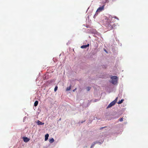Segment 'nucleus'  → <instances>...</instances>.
Listing matches in <instances>:
<instances>
[{"label":"nucleus","instance_id":"obj_3","mask_svg":"<svg viewBox=\"0 0 148 148\" xmlns=\"http://www.w3.org/2000/svg\"><path fill=\"white\" fill-rule=\"evenodd\" d=\"M105 20H106L110 23H114L115 22V20L114 19V18L112 17L111 16H110L108 18H106Z\"/></svg>","mask_w":148,"mask_h":148},{"label":"nucleus","instance_id":"obj_2","mask_svg":"<svg viewBox=\"0 0 148 148\" xmlns=\"http://www.w3.org/2000/svg\"><path fill=\"white\" fill-rule=\"evenodd\" d=\"M112 81L111 82L113 84H116L117 83L118 78L115 76H113L111 77Z\"/></svg>","mask_w":148,"mask_h":148},{"label":"nucleus","instance_id":"obj_15","mask_svg":"<svg viewBox=\"0 0 148 148\" xmlns=\"http://www.w3.org/2000/svg\"><path fill=\"white\" fill-rule=\"evenodd\" d=\"M91 89V87H88L86 88V89L87 91H89Z\"/></svg>","mask_w":148,"mask_h":148},{"label":"nucleus","instance_id":"obj_7","mask_svg":"<svg viewBox=\"0 0 148 148\" xmlns=\"http://www.w3.org/2000/svg\"><path fill=\"white\" fill-rule=\"evenodd\" d=\"M89 46V44H88L86 45H84L81 46V48L82 49L86 48V47Z\"/></svg>","mask_w":148,"mask_h":148},{"label":"nucleus","instance_id":"obj_1","mask_svg":"<svg viewBox=\"0 0 148 148\" xmlns=\"http://www.w3.org/2000/svg\"><path fill=\"white\" fill-rule=\"evenodd\" d=\"M112 23H110L109 22L106 20L104 24L105 26L108 28V29L109 30H111L115 26V24L114 23L112 24Z\"/></svg>","mask_w":148,"mask_h":148},{"label":"nucleus","instance_id":"obj_12","mask_svg":"<svg viewBox=\"0 0 148 148\" xmlns=\"http://www.w3.org/2000/svg\"><path fill=\"white\" fill-rule=\"evenodd\" d=\"M123 101H124V100L123 99H122L121 100L119 101H118V104H120L121 103L123 102Z\"/></svg>","mask_w":148,"mask_h":148},{"label":"nucleus","instance_id":"obj_19","mask_svg":"<svg viewBox=\"0 0 148 148\" xmlns=\"http://www.w3.org/2000/svg\"><path fill=\"white\" fill-rule=\"evenodd\" d=\"M114 18H116V19H118V20H119V18H118L117 17H116V16H115V17H114Z\"/></svg>","mask_w":148,"mask_h":148},{"label":"nucleus","instance_id":"obj_21","mask_svg":"<svg viewBox=\"0 0 148 148\" xmlns=\"http://www.w3.org/2000/svg\"><path fill=\"white\" fill-rule=\"evenodd\" d=\"M61 120V118L60 119H59V120H60H60Z\"/></svg>","mask_w":148,"mask_h":148},{"label":"nucleus","instance_id":"obj_16","mask_svg":"<svg viewBox=\"0 0 148 148\" xmlns=\"http://www.w3.org/2000/svg\"><path fill=\"white\" fill-rule=\"evenodd\" d=\"M118 97H117L113 101L115 102V103H116V102H117V99H118Z\"/></svg>","mask_w":148,"mask_h":148},{"label":"nucleus","instance_id":"obj_10","mask_svg":"<svg viewBox=\"0 0 148 148\" xmlns=\"http://www.w3.org/2000/svg\"><path fill=\"white\" fill-rule=\"evenodd\" d=\"M54 139H53V138H51V139H50L49 140V142L50 143H52L54 142Z\"/></svg>","mask_w":148,"mask_h":148},{"label":"nucleus","instance_id":"obj_4","mask_svg":"<svg viewBox=\"0 0 148 148\" xmlns=\"http://www.w3.org/2000/svg\"><path fill=\"white\" fill-rule=\"evenodd\" d=\"M104 5H103L101 7H100L99 8L97 9V11L96 12V13H97V12H100L102 10H103L104 8ZM97 14L96 13L94 16V17L95 16V15H96Z\"/></svg>","mask_w":148,"mask_h":148},{"label":"nucleus","instance_id":"obj_17","mask_svg":"<svg viewBox=\"0 0 148 148\" xmlns=\"http://www.w3.org/2000/svg\"><path fill=\"white\" fill-rule=\"evenodd\" d=\"M58 87L57 86L55 87L54 88V90L55 92H56L58 89Z\"/></svg>","mask_w":148,"mask_h":148},{"label":"nucleus","instance_id":"obj_20","mask_svg":"<svg viewBox=\"0 0 148 148\" xmlns=\"http://www.w3.org/2000/svg\"><path fill=\"white\" fill-rule=\"evenodd\" d=\"M76 89H77V88H75V89H74V90H73V91L74 92L76 90Z\"/></svg>","mask_w":148,"mask_h":148},{"label":"nucleus","instance_id":"obj_9","mask_svg":"<svg viewBox=\"0 0 148 148\" xmlns=\"http://www.w3.org/2000/svg\"><path fill=\"white\" fill-rule=\"evenodd\" d=\"M49 136V135L48 134H46L45 136V140L46 141L47 140L48 138V137Z\"/></svg>","mask_w":148,"mask_h":148},{"label":"nucleus","instance_id":"obj_13","mask_svg":"<svg viewBox=\"0 0 148 148\" xmlns=\"http://www.w3.org/2000/svg\"><path fill=\"white\" fill-rule=\"evenodd\" d=\"M97 143V142H95L93 144H92L90 148H93V147L94 146V145H95V144Z\"/></svg>","mask_w":148,"mask_h":148},{"label":"nucleus","instance_id":"obj_5","mask_svg":"<svg viewBox=\"0 0 148 148\" xmlns=\"http://www.w3.org/2000/svg\"><path fill=\"white\" fill-rule=\"evenodd\" d=\"M115 103L113 101L110 103L107 107V108H110L114 105Z\"/></svg>","mask_w":148,"mask_h":148},{"label":"nucleus","instance_id":"obj_18","mask_svg":"<svg viewBox=\"0 0 148 148\" xmlns=\"http://www.w3.org/2000/svg\"><path fill=\"white\" fill-rule=\"evenodd\" d=\"M119 121L121 122L122 121H123V118H120L119 119Z\"/></svg>","mask_w":148,"mask_h":148},{"label":"nucleus","instance_id":"obj_8","mask_svg":"<svg viewBox=\"0 0 148 148\" xmlns=\"http://www.w3.org/2000/svg\"><path fill=\"white\" fill-rule=\"evenodd\" d=\"M37 123L38 125H44V123H43L42 122H41L39 120H38L37 121Z\"/></svg>","mask_w":148,"mask_h":148},{"label":"nucleus","instance_id":"obj_6","mask_svg":"<svg viewBox=\"0 0 148 148\" xmlns=\"http://www.w3.org/2000/svg\"><path fill=\"white\" fill-rule=\"evenodd\" d=\"M23 140L24 142H27L29 140V139L27 137H24L23 138Z\"/></svg>","mask_w":148,"mask_h":148},{"label":"nucleus","instance_id":"obj_14","mask_svg":"<svg viewBox=\"0 0 148 148\" xmlns=\"http://www.w3.org/2000/svg\"><path fill=\"white\" fill-rule=\"evenodd\" d=\"M71 85H70L69 87H68L66 88V91L69 90L71 88Z\"/></svg>","mask_w":148,"mask_h":148},{"label":"nucleus","instance_id":"obj_11","mask_svg":"<svg viewBox=\"0 0 148 148\" xmlns=\"http://www.w3.org/2000/svg\"><path fill=\"white\" fill-rule=\"evenodd\" d=\"M38 101H36L34 103V106H36L38 104Z\"/></svg>","mask_w":148,"mask_h":148}]
</instances>
